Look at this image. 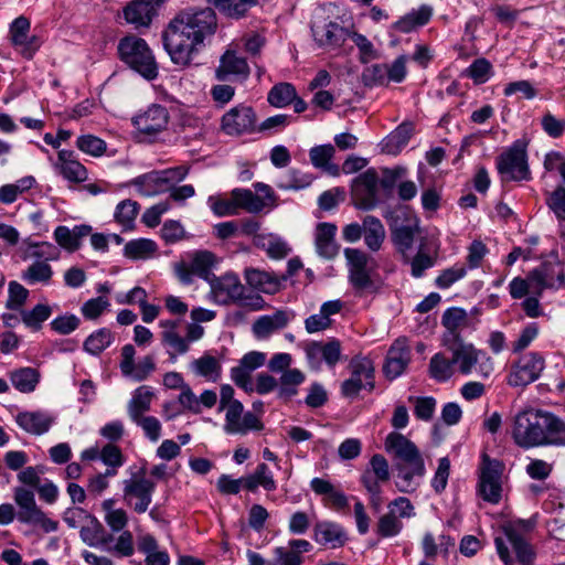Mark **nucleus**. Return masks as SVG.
Instances as JSON below:
<instances>
[{"instance_id":"obj_64","label":"nucleus","mask_w":565,"mask_h":565,"mask_svg":"<svg viewBox=\"0 0 565 565\" xmlns=\"http://www.w3.org/2000/svg\"><path fill=\"white\" fill-rule=\"evenodd\" d=\"M156 364L152 355L143 356L137 364L131 366L129 373H125L124 376L130 377L136 382H141L148 379V376L154 371Z\"/></svg>"},{"instance_id":"obj_12","label":"nucleus","mask_w":565,"mask_h":565,"mask_svg":"<svg viewBox=\"0 0 565 565\" xmlns=\"http://www.w3.org/2000/svg\"><path fill=\"white\" fill-rule=\"evenodd\" d=\"M503 469L504 466L501 461L491 459L487 454H482L478 493L484 501L492 504L500 502Z\"/></svg>"},{"instance_id":"obj_17","label":"nucleus","mask_w":565,"mask_h":565,"mask_svg":"<svg viewBox=\"0 0 565 565\" xmlns=\"http://www.w3.org/2000/svg\"><path fill=\"white\" fill-rule=\"evenodd\" d=\"M313 40L319 47L328 51L340 50L348 40L349 28L335 21H315L311 25Z\"/></svg>"},{"instance_id":"obj_44","label":"nucleus","mask_w":565,"mask_h":565,"mask_svg":"<svg viewBox=\"0 0 565 565\" xmlns=\"http://www.w3.org/2000/svg\"><path fill=\"white\" fill-rule=\"evenodd\" d=\"M296 94L297 92L292 84L279 83L270 88L267 95V100L276 108H284L295 100Z\"/></svg>"},{"instance_id":"obj_62","label":"nucleus","mask_w":565,"mask_h":565,"mask_svg":"<svg viewBox=\"0 0 565 565\" xmlns=\"http://www.w3.org/2000/svg\"><path fill=\"white\" fill-rule=\"evenodd\" d=\"M8 300L6 307L11 310H23L22 307L25 303L29 290L17 281H11L8 288Z\"/></svg>"},{"instance_id":"obj_43","label":"nucleus","mask_w":565,"mask_h":565,"mask_svg":"<svg viewBox=\"0 0 565 565\" xmlns=\"http://www.w3.org/2000/svg\"><path fill=\"white\" fill-rule=\"evenodd\" d=\"M21 320L32 331H40L43 323L51 317L52 308L47 303H38L31 310H20Z\"/></svg>"},{"instance_id":"obj_27","label":"nucleus","mask_w":565,"mask_h":565,"mask_svg":"<svg viewBox=\"0 0 565 565\" xmlns=\"http://www.w3.org/2000/svg\"><path fill=\"white\" fill-rule=\"evenodd\" d=\"M337 226L333 223H319L316 230L315 245L317 254L326 259H333L339 254L335 242Z\"/></svg>"},{"instance_id":"obj_24","label":"nucleus","mask_w":565,"mask_h":565,"mask_svg":"<svg viewBox=\"0 0 565 565\" xmlns=\"http://www.w3.org/2000/svg\"><path fill=\"white\" fill-rule=\"evenodd\" d=\"M433 13V7L429 4H422L417 9H412L391 24L390 34H393V32L406 34L416 31L430 21Z\"/></svg>"},{"instance_id":"obj_45","label":"nucleus","mask_w":565,"mask_h":565,"mask_svg":"<svg viewBox=\"0 0 565 565\" xmlns=\"http://www.w3.org/2000/svg\"><path fill=\"white\" fill-rule=\"evenodd\" d=\"M12 385L22 393L33 392L39 383V373L32 367H21L10 374Z\"/></svg>"},{"instance_id":"obj_47","label":"nucleus","mask_w":565,"mask_h":565,"mask_svg":"<svg viewBox=\"0 0 565 565\" xmlns=\"http://www.w3.org/2000/svg\"><path fill=\"white\" fill-rule=\"evenodd\" d=\"M312 180L311 174L303 173L297 169H290L277 181L276 185L281 190L298 191L309 186Z\"/></svg>"},{"instance_id":"obj_57","label":"nucleus","mask_w":565,"mask_h":565,"mask_svg":"<svg viewBox=\"0 0 565 565\" xmlns=\"http://www.w3.org/2000/svg\"><path fill=\"white\" fill-rule=\"evenodd\" d=\"M225 424L224 431L227 435H236V431H242L239 428V420L243 416L244 406L239 401L232 402L225 406Z\"/></svg>"},{"instance_id":"obj_58","label":"nucleus","mask_w":565,"mask_h":565,"mask_svg":"<svg viewBox=\"0 0 565 565\" xmlns=\"http://www.w3.org/2000/svg\"><path fill=\"white\" fill-rule=\"evenodd\" d=\"M35 183L32 175L21 178L15 183L2 185V203H12L18 195L30 190Z\"/></svg>"},{"instance_id":"obj_14","label":"nucleus","mask_w":565,"mask_h":565,"mask_svg":"<svg viewBox=\"0 0 565 565\" xmlns=\"http://www.w3.org/2000/svg\"><path fill=\"white\" fill-rule=\"evenodd\" d=\"M169 118V111L164 106L152 104L132 118V125L140 135L152 140L167 129Z\"/></svg>"},{"instance_id":"obj_63","label":"nucleus","mask_w":565,"mask_h":565,"mask_svg":"<svg viewBox=\"0 0 565 565\" xmlns=\"http://www.w3.org/2000/svg\"><path fill=\"white\" fill-rule=\"evenodd\" d=\"M76 146L81 151L94 157L102 156L106 150L105 141L93 135H84L78 137Z\"/></svg>"},{"instance_id":"obj_60","label":"nucleus","mask_w":565,"mask_h":565,"mask_svg":"<svg viewBox=\"0 0 565 565\" xmlns=\"http://www.w3.org/2000/svg\"><path fill=\"white\" fill-rule=\"evenodd\" d=\"M467 75L476 83L483 84L492 75V65L484 58L480 57L475 60L471 65L467 68Z\"/></svg>"},{"instance_id":"obj_11","label":"nucleus","mask_w":565,"mask_h":565,"mask_svg":"<svg viewBox=\"0 0 565 565\" xmlns=\"http://www.w3.org/2000/svg\"><path fill=\"white\" fill-rule=\"evenodd\" d=\"M497 169L503 181L529 180L531 172L527 164L525 146L515 141L497 159Z\"/></svg>"},{"instance_id":"obj_40","label":"nucleus","mask_w":565,"mask_h":565,"mask_svg":"<svg viewBox=\"0 0 565 565\" xmlns=\"http://www.w3.org/2000/svg\"><path fill=\"white\" fill-rule=\"evenodd\" d=\"M131 184L137 186L141 195L152 196L160 193L166 183L161 171H152L132 179Z\"/></svg>"},{"instance_id":"obj_38","label":"nucleus","mask_w":565,"mask_h":565,"mask_svg":"<svg viewBox=\"0 0 565 565\" xmlns=\"http://www.w3.org/2000/svg\"><path fill=\"white\" fill-rule=\"evenodd\" d=\"M305 374L298 369L286 370L279 379L278 397L289 401L298 393V386L305 382Z\"/></svg>"},{"instance_id":"obj_48","label":"nucleus","mask_w":565,"mask_h":565,"mask_svg":"<svg viewBox=\"0 0 565 565\" xmlns=\"http://www.w3.org/2000/svg\"><path fill=\"white\" fill-rule=\"evenodd\" d=\"M403 530V522L393 511L381 515L376 522L375 533L381 539L397 536Z\"/></svg>"},{"instance_id":"obj_51","label":"nucleus","mask_w":565,"mask_h":565,"mask_svg":"<svg viewBox=\"0 0 565 565\" xmlns=\"http://www.w3.org/2000/svg\"><path fill=\"white\" fill-rule=\"evenodd\" d=\"M348 39L359 49V60L361 63L366 64L379 56L373 43L363 34L358 33L354 28H349Z\"/></svg>"},{"instance_id":"obj_28","label":"nucleus","mask_w":565,"mask_h":565,"mask_svg":"<svg viewBox=\"0 0 565 565\" xmlns=\"http://www.w3.org/2000/svg\"><path fill=\"white\" fill-rule=\"evenodd\" d=\"M231 75L246 78L249 75V66L247 61L238 56L236 52L226 51L220 58V64L215 70V77L221 82H225Z\"/></svg>"},{"instance_id":"obj_55","label":"nucleus","mask_w":565,"mask_h":565,"mask_svg":"<svg viewBox=\"0 0 565 565\" xmlns=\"http://www.w3.org/2000/svg\"><path fill=\"white\" fill-rule=\"evenodd\" d=\"M28 249L31 250L30 257L35 259H44V262L55 260L58 258V249L55 245L50 242H31L30 239L24 241Z\"/></svg>"},{"instance_id":"obj_8","label":"nucleus","mask_w":565,"mask_h":565,"mask_svg":"<svg viewBox=\"0 0 565 565\" xmlns=\"http://www.w3.org/2000/svg\"><path fill=\"white\" fill-rule=\"evenodd\" d=\"M344 256L348 263L349 282L358 295L374 294L380 289L375 277L377 274L369 266L370 256L358 248H345Z\"/></svg>"},{"instance_id":"obj_15","label":"nucleus","mask_w":565,"mask_h":565,"mask_svg":"<svg viewBox=\"0 0 565 565\" xmlns=\"http://www.w3.org/2000/svg\"><path fill=\"white\" fill-rule=\"evenodd\" d=\"M305 353L310 369L318 371L323 362L333 369L342 359L341 342L334 338L328 342L311 341L306 345Z\"/></svg>"},{"instance_id":"obj_52","label":"nucleus","mask_w":565,"mask_h":565,"mask_svg":"<svg viewBox=\"0 0 565 565\" xmlns=\"http://www.w3.org/2000/svg\"><path fill=\"white\" fill-rule=\"evenodd\" d=\"M157 250V244L149 238H138L128 242L125 245L124 254L128 258H146Z\"/></svg>"},{"instance_id":"obj_50","label":"nucleus","mask_w":565,"mask_h":565,"mask_svg":"<svg viewBox=\"0 0 565 565\" xmlns=\"http://www.w3.org/2000/svg\"><path fill=\"white\" fill-rule=\"evenodd\" d=\"M215 262V256L212 252L209 250H199L191 255V259L189 260L192 270L200 278L205 280L210 279L211 268L213 267Z\"/></svg>"},{"instance_id":"obj_31","label":"nucleus","mask_w":565,"mask_h":565,"mask_svg":"<svg viewBox=\"0 0 565 565\" xmlns=\"http://www.w3.org/2000/svg\"><path fill=\"white\" fill-rule=\"evenodd\" d=\"M312 491L323 497L326 505H330L335 510H343L349 505L348 497L338 490L330 481L322 478H313L310 481Z\"/></svg>"},{"instance_id":"obj_2","label":"nucleus","mask_w":565,"mask_h":565,"mask_svg":"<svg viewBox=\"0 0 565 565\" xmlns=\"http://www.w3.org/2000/svg\"><path fill=\"white\" fill-rule=\"evenodd\" d=\"M384 217L388 221L392 242L401 254L404 264L411 266V275L420 278L424 273L434 267L436 258L425 250V242L420 239L418 250L412 256L416 237L420 234L419 218L406 206L387 211Z\"/></svg>"},{"instance_id":"obj_10","label":"nucleus","mask_w":565,"mask_h":565,"mask_svg":"<svg viewBox=\"0 0 565 565\" xmlns=\"http://www.w3.org/2000/svg\"><path fill=\"white\" fill-rule=\"evenodd\" d=\"M351 376L341 384V394L347 398H355L360 391L372 392L375 388V367L367 356L355 355L349 363Z\"/></svg>"},{"instance_id":"obj_46","label":"nucleus","mask_w":565,"mask_h":565,"mask_svg":"<svg viewBox=\"0 0 565 565\" xmlns=\"http://www.w3.org/2000/svg\"><path fill=\"white\" fill-rule=\"evenodd\" d=\"M454 374L452 359H447L443 353H436L429 362V375L437 382H447Z\"/></svg>"},{"instance_id":"obj_16","label":"nucleus","mask_w":565,"mask_h":565,"mask_svg":"<svg viewBox=\"0 0 565 565\" xmlns=\"http://www.w3.org/2000/svg\"><path fill=\"white\" fill-rule=\"evenodd\" d=\"M545 367L544 356L539 352L522 355L511 371L508 383L511 386H526L535 382Z\"/></svg>"},{"instance_id":"obj_53","label":"nucleus","mask_w":565,"mask_h":565,"mask_svg":"<svg viewBox=\"0 0 565 565\" xmlns=\"http://www.w3.org/2000/svg\"><path fill=\"white\" fill-rule=\"evenodd\" d=\"M53 275L52 267L46 262H34L22 274V278L29 284H49Z\"/></svg>"},{"instance_id":"obj_22","label":"nucleus","mask_w":565,"mask_h":565,"mask_svg":"<svg viewBox=\"0 0 565 565\" xmlns=\"http://www.w3.org/2000/svg\"><path fill=\"white\" fill-rule=\"evenodd\" d=\"M533 295L542 296L545 289H558L565 282L564 270L559 266L544 263L530 271Z\"/></svg>"},{"instance_id":"obj_20","label":"nucleus","mask_w":565,"mask_h":565,"mask_svg":"<svg viewBox=\"0 0 565 565\" xmlns=\"http://www.w3.org/2000/svg\"><path fill=\"white\" fill-rule=\"evenodd\" d=\"M211 291L220 305L236 303L242 298L244 285L237 275L226 273L220 277L213 276L210 280Z\"/></svg>"},{"instance_id":"obj_35","label":"nucleus","mask_w":565,"mask_h":565,"mask_svg":"<svg viewBox=\"0 0 565 565\" xmlns=\"http://www.w3.org/2000/svg\"><path fill=\"white\" fill-rule=\"evenodd\" d=\"M385 237L386 232L381 220L373 215L364 216L363 238L366 247L372 252L380 250Z\"/></svg>"},{"instance_id":"obj_1","label":"nucleus","mask_w":565,"mask_h":565,"mask_svg":"<svg viewBox=\"0 0 565 565\" xmlns=\"http://www.w3.org/2000/svg\"><path fill=\"white\" fill-rule=\"evenodd\" d=\"M216 13L211 8L188 9L170 21L162 32V44L173 64L186 67L198 46L215 34Z\"/></svg>"},{"instance_id":"obj_41","label":"nucleus","mask_w":565,"mask_h":565,"mask_svg":"<svg viewBox=\"0 0 565 565\" xmlns=\"http://www.w3.org/2000/svg\"><path fill=\"white\" fill-rule=\"evenodd\" d=\"M231 196L236 201L237 209L248 213H259L266 207L265 201L249 189L236 188L231 192Z\"/></svg>"},{"instance_id":"obj_26","label":"nucleus","mask_w":565,"mask_h":565,"mask_svg":"<svg viewBox=\"0 0 565 565\" xmlns=\"http://www.w3.org/2000/svg\"><path fill=\"white\" fill-rule=\"evenodd\" d=\"M17 424L26 433L43 435L55 422V417L43 411L21 412L15 416Z\"/></svg>"},{"instance_id":"obj_19","label":"nucleus","mask_w":565,"mask_h":565,"mask_svg":"<svg viewBox=\"0 0 565 565\" xmlns=\"http://www.w3.org/2000/svg\"><path fill=\"white\" fill-rule=\"evenodd\" d=\"M30 21L20 15L13 20L9 28V40L15 50L25 58H32L42 42L36 35H29Z\"/></svg>"},{"instance_id":"obj_39","label":"nucleus","mask_w":565,"mask_h":565,"mask_svg":"<svg viewBox=\"0 0 565 565\" xmlns=\"http://www.w3.org/2000/svg\"><path fill=\"white\" fill-rule=\"evenodd\" d=\"M139 210L140 205L138 202L130 199L122 200L115 209L114 218L124 231H131L135 228V221Z\"/></svg>"},{"instance_id":"obj_33","label":"nucleus","mask_w":565,"mask_h":565,"mask_svg":"<svg viewBox=\"0 0 565 565\" xmlns=\"http://www.w3.org/2000/svg\"><path fill=\"white\" fill-rule=\"evenodd\" d=\"M289 320L287 311L277 310L273 315L259 317L253 324V332L259 339L267 338L273 332L284 329Z\"/></svg>"},{"instance_id":"obj_9","label":"nucleus","mask_w":565,"mask_h":565,"mask_svg":"<svg viewBox=\"0 0 565 565\" xmlns=\"http://www.w3.org/2000/svg\"><path fill=\"white\" fill-rule=\"evenodd\" d=\"M494 545L497 553L504 565H515V561L511 555V550L515 554V559L523 565L532 564L535 558L533 546L513 525H509L503 529V536H497L494 539Z\"/></svg>"},{"instance_id":"obj_6","label":"nucleus","mask_w":565,"mask_h":565,"mask_svg":"<svg viewBox=\"0 0 565 565\" xmlns=\"http://www.w3.org/2000/svg\"><path fill=\"white\" fill-rule=\"evenodd\" d=\"M119 58L147 81H153L159 75L158 63L147 42L137 35H127L119 40Z\"/></svg>"},{"instance_id":"obj_4","label":"nucleus","mask_w":565,"mask_h":565,"mask_svg":"<svg viewBox=\"0 0 565 565\" xmlns=\"http://www.w3.org/2000/svg\"><path fill=\"white\" fill-rule=\"evenodd\" d=\"M385 450L394 457L397 473L396 487L411 493L419 487L426 473L425 461L418 447L403 434L392 431L385 438Z\"/></svg>"},{"instance_id":"obj_36","label":"nucleus","mask_w":565,"mask_h":565,"mask_svg":"<svg viewBox=\"0 0 565 565\" xmlns=\"http://www.w3.org/2000/svg\"><path fill=\"white\" fill-rule=\"evenodd\" d=\"M190 369L195 375L202 376L210 382L218 381L222 374V365L220 361L207 353L193 360L190 363Z\"/></svg>"},{"instance_id":"obj_32","label":"nucleus","mask_w":565,"mask_h":565,"mask_svg":"<svg viewBox=\"0 0 565 565\" xmlns=\"http://www.w3.org/2000/svg\"><path fill=\"white\" fill-rule=\"evenodd\" d=\"M57 160L56 168L66 180L79 183L87 179L86 168L74 159L72 151L61 150L57 154Z\"/></svg>"},{"instance_id":"obj_25","label":"nucleus","mask_w":565,"mask_h":565,"mask_svg":"<svg viewBox=\"0 0 565 565\" xmlns=\"http://www.w3.org/2000/svg\"><path fill=\"white\" fill-rule=\"evenodd\" d=\"M313 539L318 544L339 548L347 543L348 534L341 524L332 521H321L315 525Z\"/></svg>"},{"instance_id":"obj_3","label":"nucleus","mask_w":565,"mask_h":565,"mask_svg":"<svg viewBox=\"0 0 565 565\" xmlns=\"http://www.w3.org/2000/svg\"><path fill=\"white\" fill-rule=\"evenodd\" d=\"M512 436L516 445L531 448L565 445V422L550 412L526 411L515 416Z\"/></svg>"},{"instance_id":"obj_34","label":"nucleus","mask_w":565,"mask_h":565,"mask_svg":"<svg viewBox=\"0 0 565 565\" xmlns=\"http://www.w3.org/2000/svg\"><path fill=\"white\" fill-rule=\"evenodd\" d=\"M154 392L150 386L142 385L132 392V396L127 404V414L130 420L143 416L151 409V403Z\"/></svg>"},{"instance_id":"obj_23","label":"nucleus","mask_w":565,"mask_h":565,"mask_svg":"<svg viewBox=\"0 0 565 565\" xmlns=\"http://www.w3.org/2000/svg\"><path fill=\"white\" fill-rule=\"evenodd\" d=\"M162 0H132L124 9L125 20L136 28L149 26Z\"/></svg>"},{"instance_id":"obj_18","label":"nucleus","mask_w":565,"mask_h":565,"mask_svg":"<svg viewBox=\"0 0 565 565\" xmlns=\"http://www.w3.org/2000/svg\"><path fill=\"white\" fill-rule=\"evenodd\" d=\"M156 484L145 478H132L124 481V500L132 507L134 511L145 513L152 501Z\"/></svg>"},{"instance_id":"obj_59","label":"nucleus","mask_w":565,"mask_h":565,"mask_svg":"<svg viewBox=\"0 0 565 565\" xmlns=\"http://www.w3.org/2000/svg\"><path fill=\"white\" fill-rule=\"evenodd\" d=\"M22 523L40 526L45 533L55 532L58 522L50 519L39 507L20 520Z\"/></svg>"},{"instance_id":"obj_13","label":"nucleus","mask_w":565,"mask_h":565,"mask_svg":"<svg viewBox=\"0 0 565 565\" xmlns=\"http://www.w3.org/2000/svg\"><path fill=\"white\" fill-rule=\"evenodd\" d=\"M257 116L253 107L239 104L227 110L221 119V129L227 136H242L256 131Z\"/></svg>"},{"instance_id":"obj_56","label":"nucleus","mask_w":565,"mask_h":565,"mask_svg":"<svg viewBox=\"0 0 565 565\" xmlns=\"http://www.w3.org/2000/svg\"><path fill=\"white\" fill-rule=\"evenodd\" d=\"M466 275L467 267L465 265L456 264L441 270L435 279V285L439 289H448L454 284L462 279Z\"/></svg>"},{"instance_id":"obj_29","label":"nucleus","mask_w":565,"mask_h":565,"mask_svg":"<svg viewBox=\"0 0 565 565\" xmlns=\"http://www.w3.org/2000/svg\"><path fill=\"white\" fill-rule=\"evenodd\" d=\"M467 317L463 308L451 307L445 310L441 317V324L446 328L443 337L444 345L462 340L460 329L466 324Z\"/></svg>"},{"instance_id":"obj_49","label":"nucleus","mask_w":565,"mask_h":565,"mask_svg":"<svg viewBox=\"0 0 565 565\" xmlns=\"http://www.w3.org/2000/svg\"><path fill=\"white\" fill-rule=\"evenodd\" d=\"M161 343L167 348V354L172 363L177 361L179 355H183L190 350L186 338L179 333H161Z\"/></svg>"},{"instance_id":"obj_54","label":"nucleus","mask_w":565,"mask_h":565,"mask_svg":"<svg viewBox=\"0 0 565 565\" xmlns=\"http://www.w3.org/2000/svg\"><path fill=\"white\" fill-rule=\"evenodd\" d=\"M361 77L367 87L387 85V64H372L363 70Z\"/></svg>"},{"instance_id":"obj_7","label":"nucleus","mask_w":565,"mask_h":565,"mask_svg":"<svg viewBox=\"0 0 565 565\" xmlns=\"http://www.w3.org/2000/svg\"><path fill=\"white\" fill-rule=\"evenodd\" d=\"M451 352L454 367L462 375L476 373L478 376L487 379L493 372V364L486 352L476 349L470 343L462 340L445 344Z\"/></svg>"},{"instance_id":"obj_30","label":"nucleus","mask_w":565,"mask_h":565,"mask_svg":"<svg viewBox=\"0 0 565 565\" xmlns=\"http://www.w3.org/2000/svg\"><path fill=\"white\" fill-rule=\"evenodd\" d=\"M244 277L252 288L269 295L279 291L282 285L279 275L256 268L245 269Z\"/></svg>"},{"instance_id":"obj_37","label":"nucleus","mask_w":565,"mask_h":565,"mask_svg":"<svg viewBox=\"0 0 565 565\" xmlns=\"http://www.w3.org/2000/svg\"><path fill=\"white\" fill-rule=\"evenodd\" d=\"M213 4L221 13L231 19H241L246 15L258 0H205Z\"/></svg>"},{"instance_id":"obj_5","label":"nucleus","mask_w":565,"mask_h":565,"mask_svg":"<svg viewBox=\"0 0 565 565\" xmlns=\"http://www.w3.org/2000/svg\"><path fill=\"white\" fill-rule=\"evenodd\" d=\"M88 524L82 526L79 535L82 541L90 547H98L118 557H129L134 554V536L130 531L122 532L114 542V535L93 515L85 514Z\"/></svg>"},{"instance_id":"obj_21","label":"nucleus","mask_w":565,"mask_h":565,"mask_svg":"<svg viewBox=\"0 0 565 565\" xmlns=\"http://www.w3.org/2000/svg\"><path fill=\"white\" fill-rule=\"evenodd\" d=\"M411 349L405 339H396L388 349L383 365L385 377L393 381L399 377L407 369L411 362Z\"/></svg>"},{"instance_id":"obj_61","label":"nucleus","mask_w":565,"mask_h":565,"mask_svg":"<svg viewBox=\"0 0 565 565\" xmlns=\"http://www.w3.org/2000/svg\"><path fill=\"white\" fill-rule=\"evenodd\" d=\"M135 425L140 427L145 436L152 443H157L161 437V423L154 416H140L136 420H131Z\"/></svg>"},{"instance_id":"obj_42","label":"nucleus","mask_w":565,"mask_h":565,"mask_svg":"<svg viewBox=\"0 0 565 565\" xmlns=\"http://www.w3.org/2000/svg\"><path fill=\"white\" fill-rule=\"evenodd\" d=\"M115 335L108 328H100L89 334L83 343V349L90 355H99L114 341Z\"/></svg>"}]
</instances>
